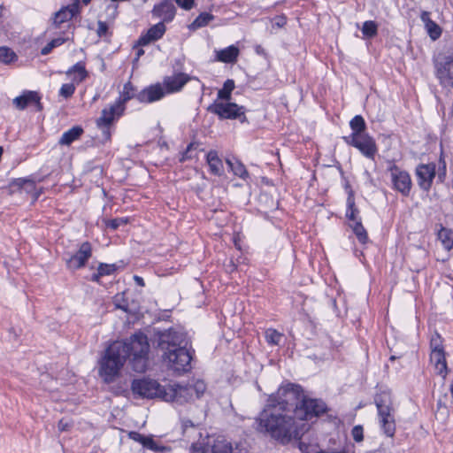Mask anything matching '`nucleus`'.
I'll use <instances>...</instances> for the list:
<instances>
[{
    "label": "nucleus",
    "mask_w": 453,
    "mask_h": 453,
    "mask_svg": "<svg viewBox=\"0 0 453 453\" xmlns=\"http://www.w3.org/2000/svg\"><path fill=\"white\" fill-rule=\"evenodd\" d=\"M303 392L299 385L288 383L279 388L275 395H271L266 404L273 407H280L286 412L296 415Z\"/></svg>",
    "instance_id": "obj_5"
},
{
    "label": "nucleus",
    "mask_w": 453,
    "mask_h": 453,
    "mask_svg": "<svg viewBox=\"0 0 453 453\" xmlns=\"http://www.w3.org/2000/svg\"><path fill=\"white\" fill-rule=\"evenodd\" d=\"M189 428L195 429L196 428V425L194 424V422L192 420H190L188 418H183L182 419L183 434H186Z\"/></svg>",
    "instance_id": "obj_55"
},
{
    "label": "nucleus",
    "mask_w": 453,
    "mask_h": 453,
    "mask_svg": "<svg viewBox=\"0 0 453 453\" xmlns=\"http://www.w3.org/2000/svg\"><path fill=\"white\" fill-rule=\"evenodd\" d=\"M192 157L193 156L191 155V152H188V150L186 149V150L181 154V157L180 158V162H184L186 160L191 159Z\"/></svg>",
    "instance_id": "obj_57"
},
{
    "label": "nucleus",
    "mask_w": 453,
    "mask_h": 453,
    "mask_svg": "<svg viewBox=\"0 0 453 453\" xmlns=\"http://www.w3.org/2000/svg\"><path fill=\"white\" fill-rule=\"evenodd\" d=\"M117 307L124 311H127V305H121V304H117Z\"/></svg>",
    "instance_id": "obj_62"
},
{
    "label": "nucleus",
    "mask_w": 453,
    "mask_h": 453,
    "mask_svg": "<svg viewBox=\"0 0 453 453\" xmlns=\"http://www.w3.org/2000/svg\"><path fill=\"white\" fill-rule=\"evenodd\" d=\"M234 88V81L233 80H226L223 88L218 92V98L225 101H229L231 99V93Z\"/></svg>",
    "instance_id": "obj_36"
},
{
    "label": "nucleus",
    "mask_w": 453,
    "mask_h": 453,
    "mask_svg": "<svg viewBox=\"0 0 453 453\" xmlns=\"http://www.w3.org/2000/svg\"><path fill=\"white\" fill-rule=\"evenodd\" d=\"M415 175L420 189L428 192L436 177V165L434 163L419 164L416 166Z\"/></svg>",
    "instance_id": "obj_16"
},
{
    "label": "nucleus",
    "mask_w": 453,
    "mask_h": 453,
    "mask_svg": "<svg viewBox=\"0 0 453 453\" xmlns=\"http://www.w3.org/2000/svg\"><path fill=\"white\" fill-rule=\"evenodd\" d=\"M362 33L364 36L372 38L378 34V25L375 21L368 20L364 22L362 27Z\"/></svg>",
    "instance_id": "obj_39"
},
{
    "label": "nucleus",
    "mask_w": 453,
    "mask_h": 453,
    "mask_svg": "<svg viewBox=\"0 0 453 453\" xmlns=\"http://www.w3.org/2000/svg\"><path fill=\"white\" fill-rule=\"evenodd\" d=\"M391 182L393 188L400 192L403 196H408L411 193L412 182L410 174L396 165L393 164L389 166Z\"/></svg>",
    "instance_id": "obj_14"
},
{
    "label": "nucleus",
    "mask_w": 453,
    "mask_h": 453,
    "mask_svg": "<svg viewBox=\"0 0 453 453\" xmlns=\"http://www.w3.org/2000/svg\"><path fill=\"white\" fill-rule=\"evenodd\" d=\"M188 341L183 333L173 329L157 334V346L162 351V357L173 371L180 373L190 370L192 354L187 349Z\"/></svg>",
    "instance_id": "obj_2"
},
{
    "label": "nucleus",
    "mask_w": 453,
    "mask_h": 453,
    "mask_svg": "<svg viewBox=\"0 0 453 453\" xmlns=\"http://www.w3.org/2000/svg\"><path fill=\"white\" fill-rule=\"evenodd\" d=\"M194 398L188 385L173 384L165 386L163 400L165 402L184 404L192 401Z\"/></svg>",
    "instance_id": "obj_15"
},
{
    "label": "nucleus",
    "mask_w": 453,
    "mask_h": 453,
    "mask_svg": "<svg viewBox=\"0 0 453 453\" xmlns=\"http://www.w3.org/2000/svg\"><path fill=\"white\" fill-rule=\"evenodd\" d=\"M440 163L442 164V166L439 167L437 178L440 182H443L446 176V164L445 161L442 160L441 158L440 159Z\"/></svg>",
    "instance_id": "obj_53"
},
{
    "label": "nucleus",
    "mask_w": 453,
    "mask_h": 453,
    "mask_svg": "<svg viewBox=\"0 0 453 453\" xmlns=\"http://www.w3.org/2000/svg\"><path fill=\"white\" fill-rule=\"evenodd\" d=\"M73 73L76 74L73 78L74 81L77 83L83 81L88 76L85 64L83 62H78L66 72L67 75H71Z\"/></svg>",
    "instance_id": "obj_32"
},
{
    "label": "nucleus",
    "mask_w": 453,
    "mask_h": 453,
    "mask_svg": "<svg viewBox=\"0 0 453 453\" xmlns=\"http://www.w3.org/2000/svg\"><path fill=\"white\" fill-rule=\"evenodd\" d=\"M66 39L63 37H58L48 42L41 50V54L46 56L51 52V50L65 42Z\"/></svg>",
    "instance_id": "obj_42"
},
{
    "label": "nucleus",
    "mask_w": 453,
    "mask_h": 453,
    "mask_svg": "<svg viewBox=\"0 0 453 453\" xmlns=\"http://www.w3.org/2000/svg\"><path fill=\"white\" fill-rule=\"evenodd\" d=\"M449 390H450L451 395H452V397H453V382H452V383H451V385H450V388H449Z\"/></svg>",
    "instance_id": "obj_64"
},
{
    "label": "nucleus",
    "mask_w": 453,
    "mask_h": 453,
    "mask_svg": "<svg viewBox=\"0 0 453 453\" xmlns=\"http://www.w3.org/2000/svg\"><path fill=\"white\" fill-rule=\"evenodd\" d=\"M350 227L352 228L359 242L363 244L367 242L368 234L364 226L362 225L361 220L351 224Z\"/></svg>",
    "instance_id": "obj_37"
},
{
    "label": "nucleus",
    "mask_w": 453,
    "mask_h": 453,
    "mask_svg": "<svg viewBox=\"0 0 453 453\" xmlns=\"http://www.w3.org/2000/svg\"><path fill=\"white\" fill-rule=\"evenodd\" d=\"M127 347L121 342H114L104 352L100 361V375L104 381L111 383L119 374L120 370L125 365L127 357Z\"/></svg>",
    "instance_id": "obj_3"
},
{
    "label": "nucleus",
    "mask_w": 453,
    "mask_h": 453,
    "mask_svg": "<svg viewBox=\"0 0 453 453\" xmlns=\"http://www.w3.org/2000/svg\"><path fill=\"white\" fill-rule=\"evenodd\" d=\"M438 238L441 241L443 246L447 250H450L453 247V231L441 227L438 233Z\"/></svg>",
    "instance_id": "obj_35"
},
{
    "label": "nucleus",
    "mask_w": 453,
    "mask_h": 453,
    "mask_svg": "<svg viewBox=\"0 0 453 453\" xmlns=\"http://www.w3.org/2000/svg\"><path fill=\"white\" fill-rule=\"evenodd\" d=\"M226 162L234 175L243 180H246L249 177V173L248 171L246 170L245 165L238 159H226Z\"/></svg>",
    "instance_id": "obj_31"
},
{
    "label": "nucleus",
    "mask_w": 453,
    "mask_h": 453,
    "mask_svg": "<svg viewBox=\"0 0 453 453\" xmlns=\"http://www.w3.org/2000/svg\"><path fill=\"white\" fill-rule=\"evenodd\" d=\"M143 447L156 452H165L166 450V447L158 446L153 440L152 436H148Z\"/></svg>",
    "instance_id": "obj_47"
},
{
    "label": "nucleus",
    "mask_w": 453,
    "mask_h": 453,
    "mask_svg": "<svg viewBox=\"0 0 453 453\" xmlns=\"http://www.w3.org/2000/svg\"><path fill=\"white\" fill-rule=\"evenodd\" d=\"M92 256V247L90 242H84L81 244L78 251L65 260L69 269L76 270L85 266L87 261Z\"/></svg>",
    "instance_id": "obj_17"
},
{
    "label": "nucleus",
    "mask_w": 453,
    "mask_h": 453,
    "mask_svg": "<svg viewBox=\"0 0 453 453\" xmlns=\"http://www.w3.org/2000/svg\"><path fill=\"white\" fill-rule=\"evenodd\" d=\"M176 8L171 0H163L156 4L152 10V15L162 19L161 22H170L173 19Z\"/></svg>",
    "instance_id": "obj_22"
},
{
    "label": "nucleus",
    "mask_w": 453,
    "mask_h": 453,
    "mask_svg": "<svg viewBox=\"0 0 453 453\" xmlns=\"http://www.w3.org/2000/svg\"><path fill=\"white\" fill-rule=\"evenodd\" d=\"M229 267V270L232 272L235 269V265L231 262L230 265H228Z\"/></svg>",
    "instance_id": "obj_63"
},
{
    "label": "nucleus",
    "mask_w": 453,
    "mask_h": 453,
    "mask_svg": "<svg viewBox=\"0 0 453 453\" xmlns=\"http://www.w3.org/2000/svg\"><path fill=\"white\" fill-rule=\"evenodd\" d=\"M273 27H279V28H281L283 27L286 23H287V19L285 16L283 15H280V16H276L273 19Z\"/></svg>",
    "instance_id": "obj_51"
},
{
    "label": "nucleus",
    "mask_w": 453,
    "mask_h": 453,
    "mask_svg": "<svg viewBox=\"0 0 453 453\" xmlns=\"http://www.w3.org/2000/svg\"><path fill=\"white\" fill-rule=\"evenodd\" d=\"M117 270V266L115 264H104L100 263L97 271L99 272V274L103 276L106 275H111L113 274Z\"/></svg>",
    "instance_id": "obj_44"
},
{
    "label": "nucleus",
    "mask_w": 453,
    "mask_h": 453,
    "mask_svg": "<svg viewBox=\"0 0 453 453\" xmlns=\"http://www.w3.org/2000/svg\"><path fill=\"white\" fill-rule=\"evenodd\" d=\"M124 111L125 106L116 102L102 111L101 117L96 119V125L99 128L103 129V134L106 140H109L111 137L110 126L116 118L123 114Z\"/></svg>",
    "instance_id": "obj_12"
},
{
    "label": "nucleus",
    "mask_w": 453,
    "mask_h": 453,
    "mask_svg": "<svg viewBox=\"0 0 453 453\" xmlns=\"http://www.w3.org/2000/svg\"><path fill=\"white\" fill-rule=\"evenodd\" d=\"M430 361L432 364H434L437 372L445 378L447 375L448 368L444 349L431 351Z\"/></svg>",
    "instance_id": "obj_25"
},
{
    "label": "nucleus",
    "mask_w": 453,
    "mask_h": 453,
    "mask_svg": "<svg viewBox=\"0 0 453 453\" xmlns=\"http://www.w3.org/2000/svg\"><path fill=\"white\" fill-rule=\"evenodd\" d=\"M175 2L184 10H190L194 5V0H175Z\"/></svg>",
    "instance_id": "obj_52"
},
{
    "label": "nucleus",
    "mask_w": 453,
    "mask_h": 453,
    "mask_svg": "<svg viewBox=\"0 0 453 453\" xmlns=\"http://www.w3.org/2000/svg\"><path fill=\"white\" fill-rule=\"evenodd\" d=\"M108 25L104 21H98L97 23V35L101 37L107 34Z\"/></svg>",
    "instance_id": "obj_54"
},
{
    "label": "nucleus",
    "mask_w": 453,
    "mask_h": 453,
    "mask_svg": "<svg viewBox=\"0 0 453 453\" xmlns=\"http://www.w3.org/2000/svg\"><path fill=\"white\" fill-rule=\"evenodd\" d=\"M217 60L223 63H234L239 55L237 47L231 45L216 52Z\"/></svg>",
    "instance_id": "obj_26"
},
{
    "label": "nucleus",
    "mask_w": 453,
    "mask_h": 453,
    "mask_svg": "<svg viewBox=\"0 0 453 453\" xmlns=\"http://www.w3.org/2000/svg\"><path fill=\"white\" fill-rule=\"evenodd\" d=\"M58 427L59 431L64 432V431H67L69 429L70 425L65 419H61L58 422Z\"/></svg>",
    "instance_id": "obj_56"
},
{
    "label": "nucleus",
    "mask_w": 453,
    "mask_h": 453,
    "mask_svg": "<svg viewBox=\"0 0 453 453\" xmlns=\"http://www.w3.org/2000/svg\"><path fill=\"white\" fill-rule=\"evenodd\" d=\"M144 54V50L140 49L138 50L137 53H136V60L142 56Z\"/></svg>",
    "instance_id": "obj_61"
},
{
    "label": "nucleus",
    "mask_w": 453,
    "mask_h": 453,
    "mask_svg": "<svg viewBox=\"0 0 453 453\" xmlns=\"http://www.w3.org/2000/svg\"><path fill=\"white\" fill-rule=\"evenodd\" d=\"M101 277L102 276L99 274V272L97 271L96 273L92 274L90 280L95 282H99Z\"/></svg>",
    "instance_id": "obj_60"
},
{
    "label": "nucleus",
    "mask_w": 453,
    "mask_h": 453,
    "mask_svg": "<svg viewBox=\"0 0 453 453\" xmlns=\"http://www.w3.org/2000/svg\"><path fill=\"white\" fill-rule=\"evenodd\" d=\"M349 127L352 130V134L349 136H359L366 134V124L364 118L361 115H356L349 122Z\"/></svg>",
    "instance_id": "obj_30"
},
{
    "label": "nucleus",
    "mask_w": 453,
    "mask_h": 453,
    "mask_svg": "<svg viewBox=\"0 0 453 453\" xmlns=\"http://www.w3.org/2000/svg\"><path fill=\"white\" fill-rule=\"evenodd\" d=\"M121 343L127 347V357L129 358L132 369L136 372H144L148 366L150 344L148 337L137 332Z\"/></svg>",
    "instance_id": "obj_4"
},
{
    "label": "nucleus",
    "mask_w": 453,
    "mask_h": 453,
    "mask_svg": "<svg viewBox=\"0 0 453 453\" xmlns=\"http://www.w3.org/2000/svg\"><path fill=\"white\" fill-rule=\"evenodd\" d=\"M326 410V405L322 400L307 398L303 395L296 417L300 423L319 417L325 413Z\"/></svg>",
    "instance_id": "obj_10"
},
{
    "label": "nucleus",
    "mask_w": 453,
    "mask_h": 453,
    "mask_svg": "<svg viewBox=\"0 0 453 453\" xmlns=\"http://www.w3.org/2000/svg\"><path fill=\"white\" fill-rule=\"evenodd\" d=\"M207 110L218 115L220 119H238L242 123L247 121L244 107L234 103L215 102L209 105Z\"/></svg>",
    "instance_id": "obj_9"
},
{
    "label": "nucleus",
    "mask_w": 453,
    "mask_h": 453,
    "mask_svg": "<svg viewBox=\"0 0 453 453\" xmlns=\"http://www.w3.org/2000/svg\"><path fill=\"white\" fill-rule=\"evenodd\" d=\"M127 222H128V219L127 218H117V219L105 220V226H106V227H108L111 230H116L120 226L127 225Z\"/></svg>",
    "instance_id": "obj_45"
},
{
    "label": "nucleus",
    "mask_w": 453,
    "mask_h": 453,
    "mask_svg": "<svg viewBox=\"0 0 453 453\" xmlns=\"http://www.w3.org/2000/svg\"><path fill=\"white\" fill-rule=\"evenodd\" d=\"M167 94L162 84H155L145 88L136 95V99L141 103H153L160 100Z\"/></svg>",
    "instance_id": "obj_20"
},
{
    "label": "nucleus",
    "mask_w": 453,
    "mask_h": 453,
    "mask_svg": "<svg viewBox=\"0 0 453 453\" xmlns=\"http://www.w3.org/2000/svg\"><path fill=\"white\" fill-rule=\"evenodd\" d=\"M75 92V86L73 83L63 84L59 90V96L67 99L73 96Z\"/></svg>",
    "instance_id": "obj_46"
},
{
    "label": "nucleus",
    "mask_w": 453,
    "mask_h": 453,
    "mask_svg": "<svg viewBox=\"0 0 453 453\" xmlns=\"http://www.w3.org/2000/svg\"><path fill=\"white\" fill-rule=\"evenodd\" d=\"M202 436V434H199ZM192 453H241L237 446L223 436L206 435L191 445Z\"/></svg>",
    "instance_id": "obj_6"
},
{
    "label": "nucleus",
    "mask_w": 453,
    "mask_h": 453,
    "mask_svg": "<svg viewBox=\"0 0 453 453\" xmlns=\"http://www.w3.org/2000/svg\"><path fill=\"white\" fill-rule=\"evenodd\" d=\"M363 432H364L363 426L360 425L355 426L352 428L351 434H352L353 439L357 442H360L364 440Z\"/></svg>",
    "instance_id": "obj_48"
},
{
    "label": "nucleus",
    "mask_w": 453,
    "mask_h": 453,
    "mask_svg": "<svg viewBox=\"0 0 453 453\" xmlns=\"http://www.w3.org/2000/svg\"><path fill=\"white\" fill-rule=\"evenodd\" d=\"M190 76L184 73H178L172 76L165 77L163 81V86L166 90L167 94L180 91L188 81Z\"/></svg>",
    "instance_id": "obj_21"
},
{
    "label": "nucleus",
    "mask_w": 453,
    "mask_h": 453,
    "mask_svg": "<svg viewBox=\"0 0 453 453\" xmlns=\"http://www.w3.org/2000/svg\"><path fill=\"white\" fill-rule=\"evenodd\" d=\"M17 58L15 52L8 47H0V61L4 64L13 62Z\"/></svg>",
    "instance_id": "obj_41"
},
{
    "label": "nucleus",
    "mask_w": 453,
    "mask_h": 453,
    "mask_svg": "<svg viewBox=\"0 0 453 453\" xmlns=\"http://www.w3.org/2000/svg\"><path fill=\"white\" fill-rule=\"evenodd\" d=\"M12 184L27 193H33L34 200H37L40 196L41 191H35V182L31 179L19 178Z\"/></svg>",
    "instance_id": "obj_29"
},
{
    "label": "nucleus",
    "mask_w": 453,
    "mask_h": 453,
    "mask_svg": "<svg viewBox=\"0 0 453 453\" xmlns=\"http://www.w3.org/2000/svg\"><path fill=\"white\" fill-rule=\"evenodd\" d=\"M133 279L138 286L144 287L145 283L142 277H140L138 275H134Z\"/></svg>",
    "instance_id": "obj_58"
},
{
    "label": "nucleus",
    "mask_w": 453,
    "mask_h": 453,
    "mask_svg": "<svg viewBox=\"0 0 453 453\" xmlns=\"http://www.w3.org/2000/svg\"><path fill=\"white\" fill-rule=\"evenodd\" d=\"M214 19V16L208 12H202L199 14L196 19L190 25V28L197 29L203 27H205L209 24L211 20Z\"/></svg>",
    "instance_id": "obj_38"
},
{
    "label": "nucleus",
    "mask_w": 453,
    "mask_h": 453,
    "mask_svg": "<svg viewBox=\"0 0 453 453\" xmlns=\"http://www.w3.org/2000/svg\"><path fill=\"white\" fill-rule=\"evenodd\" d=\"M265 337L267 343L271 345H279L283 334L278 332L276 329L268 328L265 332Z\"/></svg>",
    "instance_id": "obj_40"
},
{
    "label": "nucleus",
    "mask_w": 453,
    "mask_h": 453,
    "mask_svg": "<svg viewBox=\"0 0 453 453\" xmlns=\"http://www.w3.org/2000/svg\"><path fill=\"white\" fill-rule=\"evenodd\" d=\"M431 13L426 11H423L420 15V19L425 25L426 32L433 41L437 40L441 35V28L440 26L433 21L430 18Z\"/></svg>",
    "instance_id": "obj_24"
},
{
    "label": "nucleus",
    "mask_w": 453,
    "mask_h": 453,
    "mask_svg": "<svg viewBox=\"0 0 453 453\" xmlns=\"http://www.w3.org/2000/svg\"><path fill=\"white\" fill-rule=\"evenodd\" d=\"M345 142L360 150L368 158L373 159L377 152V146L374 139L368 134L359 136H343Z\"/></svg>",
    "instance_id": "obj_13"
},
{
    "label": "nucleus",
    "mask_w": 453,
    "mask_h": 453,
    "mask_svg": "<svg viewBox=\"0 0 453 453\" xmlns=\"http://www.w3.org/2000/svg\"><path fill=\"white\" fill-rule=\"evenodd\" d=\"M80 12L79 1L74 0L72 4L62 7L59 11L54 13L52 18V26L58 28L64 22L71 20Z\"/></svg>",
    "instance_id": "obj_19"
},
{
    "label": "nucleus",
    "mask_w": 453,
    "mask_h": 453,
    "mask_svg": "<svg viewBox=\"0 0 453 453\" xmlns=\"http://www.w3.org/2000/svg\"><path fill=\"white\" fill-rule=\"evenodd\" d=\"M165 32V26L163 22H158L157 24L152 26L148 29L146 34L142 35L138 40V45L145 46L150 43L151 42L157 41L160 39Z\"/></svg>",
    "instance_id": "obj_23"
},
{
    "label": "nucleus",
    "mask_w": 453,
    "mask_h": 453,
    "mask_svg": "<svg viewBox=\"0 0 453 453\" xmlns=\"http://www.w3.org/2000/svg\"><path fill=\"white\" fill-rule=\"evenodd\" d=\"M83 132L84 131L81 127L74 126L62 134L58 142L60 145L69 146L74 141L78 140L81 136Z\"/></svg>",
    "instance_id": "obj_27"
},
{
    "label": "nucleus",
    "mask_w": 453,
    "mask_h": 453,
    "mask_svg": "<svg viewBox=\"0 0 453 453\" xmlns=\"http://www.w3.org/2000/svg\"><path fill=\"white\" fill-rule=\"evenodd\" d=\"M41 96L36 91H25L19 96L15 97L12 100V104L19 110H24L28 105H35L38 111L42 110V104H41Z\"/></svg>",
    "instance_id": "obj_18"
},
{
    "label": "nucleus",
    "mask_w": 453,
    "mask_h": 453,
    "mask_svg": "<svg viewBox=\"0 0 453 453\" xmlns=\"http://www.w3.org/2000/svg\"><path fill=\"white\" fill-rule=\"evenodd\" d=\"M206 159L211 173L214 175L220 176L223 171V163L219 157L218 153L215 150L209 151Z\"/></svg>",
    "instance_id": "obj_28"
},
{
    "label": "nucleus",
    "mask_w": 453,
    "mask_h": 453,
    "mask_svg": "<svg viewBox=\"0 0 453 453\" xmlns=\"http://www.w3.org/2000/svg\"><path fill=\"white\" fill-rule=\"evenodd\" d=\"M165 386H161L157 380L143 377L134 379L131 383V389L134 395L141 398H160L163 400Z\"/></svg>",
    "instance_id": "obj_8"
},
{
    "label": "nucleus",
    "mask_w": 453,
    "mask_h": 453,
    "mask_svg": "<svg viewBox=\"0 0 453 453\" xmlns=\"http://www.w3.org/2000/svg\"><path fill=\"white\" fill-rule=\"evenodd\" d=\"M198 146H199L198 142H190L187 147L188 152H191L193 150H196L198 148Z\"/></svg>",
    "instance_id": "obj_59"
},
{
    "label": "nucleus",
    "mask_w": 453,
    "mask_h": 453,
    "mask_svg": "<svg viewBox=\"0 0 453 453\" xmlns=\"http://www.w3.org/2000/svg\"><path fill=\"white\" fill-rule=\"evenodd\" d=\"M136 95L134 94V87L131 82H127L124 85L123 91L121 92L120 97L116 101L117 104L120 105H124L125 104L132 99L136 98Z\"/></svg>",
    "instance_id": "obj_34"
},
{
    "label": "nucleus",
    "mask_w": 453,
    "mask_h": 453,
    "mask_svg": "<svg viewBox=\"0 0 453 453\" xmlns=\"http://www.w3.org/2000/svg\"><path fill=\"white\" fill-rule=\"evenodd\" d=\"M188 386L190 387L193 398H200L206 389V386L202 380H197L195 384Z\"/></svg>",
    "instance_id": "obj_43"
},
{
    "label": "nucleus",
    "mask_w": 453,
    "mask_h": 453,
    "mask_svg": "<svg viewBox=\"0 0 453 453\" xmlns=\"http://www.w3.org/2000/svg\"><path fill=\"white\" fill-rule=\"evenodd\" d=\"M374 402L378 410L381 429L387 436L393 437L395 433V410L392 406L390 395L382 392L375 396Z\"/></svg>",
    "instance_id": "obj_7"
},
{
    "label": "nucleus",
    "mask_w": 453,
    "mask_h": 453,
    "mask_svg": "<svg viewBox=\"0 0 453 453\" xmlns=\"http://www.w3.org/2000/svg\"><path fill=\"white\" fill-rule=\"evenodd\" d=\"M129 438L134 440V441L141 443L143 446L148 436H145L138 432L133 431L129 433Z\"/></svg>",
    "instance_id": "obj_49"
},
{
    "label": "nucleus",
    "mask_w": 453,
    "mask_h": 453,
    "mask_svg": "<svg viewBox=\"0 0 453 453\" xmlns=\"http://www.w3.org/2000/svg\"><path fill=\"white\" fill-rule=\"evenodd\" d=\"M435 69L440 83L453 88V56L440 54L435 60Z\"/></svg>",
    "instance_id": "obj_11"
},
{
    "label": "nucleus",
    "mask_w": 453,
    "mask_h": 453,
    "mask_svg": "<svg viewBox=\"0 0 453 453\" xmlns=\"http://www.w3.org/2000/svg\"><path fill=\"white\" fill-rule=\"evenodd\" d=\"M430 347L432 351H435L438 349H443V347L441 345V339L439 334H437L435 337H433L431 339Z\"/></svg>",
    "instance_id": "obj_50"
},
{
    "label": "nucleus",
    "mask_w": 453,
    "mask_h": 453,
    "mask_svg": "<svg viewBox=\"0 0 453 453\" xmlns=\"http://www.w3.org/2000/svg\"><path fill=\"white\" fill-rule=\"evenodd\" d=\"M347 211H346V217L355 223L356 221H360V219L357 218V214L359 212L358 209L356 207L355 204V199L353 192L350 191L349 193L348 198H347Z\"/></svg>",
    "instance_id": "obj_33"
},
{
    "label": "nucleus",
    "mask_w": 453,
    "mask_h": 453,
    "mask_svg": "<svg viewBox=\"0 0 453 453\" xmlns=\"http://www.w3.org/2000/svg\"><path fill=\"white\" fill-rule=\"evenodd\" d=\"M257 420L260 432L283 445L300 440L304 433L305 425L299 424L295 415L272 404H265Z\"/></svg>",
    "instance_id": "obj_1"
}]
</instances>
